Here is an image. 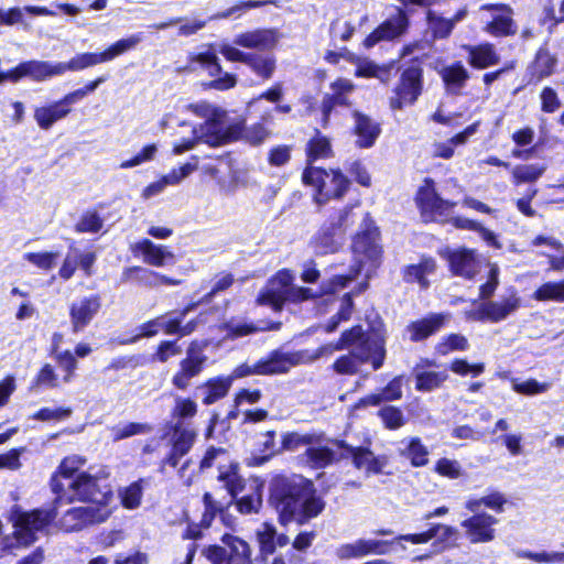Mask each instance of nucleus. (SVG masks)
<instances>
[{
	"instance_id": "54",
	"label": "nucleus",
	"mask_w": 564,
	"mask_h": 564,
	"mask_svg": "<svg viewBox=\"0 0 564 564\" xmlns=\"http://www.w3.org/2000/svg\"><path fill=\"white\" fill-rule=\"evenodd\" d=\"M104 227V219L95 210H87L82 214L75 225V231L78 234H96Z\"/></svg>"
},
{
	"instance_id": "6",
	"label": "nucleus",
	"mask_w": 564,
	"mask_h": 564,
	"mask_svg": "<svg viewBox=\"0 0 564 564\" xmlns=\"http://www.w3.org/2000/svg\"><path fill=\"white\" fill-rule=\"evenodd\" d=\"M55 509H35L22 511L14 508L9 517L13 527L12 534L1 540L0 549L4 553H12L15 549L28 547L37 541L39 533H43L56 517Z\"/></svg>"
},
{
	"instance_id": "15",
	"label": "nucleus",
	"mask_w": 564,
	"mask_h": 564,
	"mask_svg": "<svg viewBox=\"0 0 564 564\" xmlns=\"http://www.w3.org/2000/svg\"><path fill=\"white\" fill-rule=\"evenodd\" d=\"M110 516L108 507L85 506L66 511L61 519L62 528L67 531H79L86 525L101 523Z\"/></svg>"
},
{
	"instance_id": "8",
	"label": "nucleus",
	"mask_w": 564,
	"mask_h": 564,
	"mask_svg": "<svg viewBox=\"0 0 564 564\" xmlns=\"http://www.w3.org/2000/svg\"><path fill=\"white\" fill-rule=\"evenodd\" d=\"M294 275L289 270L279 271L271 278L258 297V303L281 311L285 302L300 303L318 294L310 288L293 284Z\"/></svg>"
},
{
	"instance_id": "24",
	"label": "nucleus",
	"mask_w": 564,
	"mask_h": 564,
	"mask_svg": "<svg viewBox=\"0 0 564 564\" xmlns=\"http://www.w3.org/2000/svg\"><path fill=\"white\" fill-rule=\"evenodd\" d=\"M481 10L492 11V20L485 31L494 36H507L516 33L512 9L507 4H484Z\"/></svg>"
},
{
	"instance_id": "4",
	"label": "nucleus",
	"mask_w": 564,
	"mask_h": 564,
	"mask_svg": "<svg viewBox=\"0 0 564 564\" xmlns=\"http://www.w3.org/2000/svg\"><path fill=\"white\" fill-rule=\"evenodd\" d=\"M107 478L108 473L104 469L95 474L79 473L75 478H66V484L58 478H52V490L56 494L55 503L80 500L91 502L90 506L107 507L111 498Z\"/></svg>"
},
{
	"instance_id": "25",
	"label": "nucleus",
	"mask_w": 564,
	"mask_h": 564,
	"mask_svg": "<svg viewBox=\"0 0 564 564\" xmlns=\"http://www.w3.org/2000/svg\"><path fill=\"white\" fill-rule=\"evenodd\" d=\"M355 89L351 80L338 78L330 84V94H326L322 101L324 120H328L330 112L336 106H349V96Z\"/></svg>"
},
{
	"instance_id": "39",
	"label": "nucleus",
	"mask_w": 564,
	"mask_h": 564,
	"mask_svg": "<svg viewBox=\"0 0 564 564\" xmlns=\"http://www.w3.org/2000/svg\"><path fill=\"white\" fill-rule=\"evenodd\" d=\"M232 384L231 377H218L208 380L198 390L203 393V402L207 405L225 398Z\"/></svg>"
},
{
	"instance_id": "27",
	"label": "nucleus",
	"mask_w": 564,
	"mask_h": 564,
	"mask_svg": "<svg viewBox=\"0 0 564 564\" xmlns=\"http://www.w3.org/2000/svg\"><path fill=\"white\" fill-rule=\"evenodd\" d=\"M198 167L197 162L195 163H185L178 169H173L170 173L162 176L159 181L149 184L142 191V197L144 199H149L153 196L161 194L166 186H174L180 184L184 178L189 176Z\"/></svg>"
},
{
	"instance_id": "57",
	"label": "nucleus",
	"mask_w": 564,
	"mask_h": 564,
	"mask_svg": "<svg viewBox=\"0 0 564 564\" xmlns=\"http://www.w3.org/2000/svg\"><path fill=\"white\" fill-rule=\"evenodd\" d=\"M512 390L517 393L524 395H535L546 392L550 389V383L539 382L535 379H528L525 381H519L518 379H512Z\"/></svg>"
},
{
	"instance_id": "38",
	"label": "nucleus",
	"mask_w": 564,
	"mask_h": 564,
	"mask_svg": "<svg viewBox=\"0 0 564 564\" xmlns=\"http://www.w3.org/2000/svg\"><path fill=\"white\" fill-rule=\"evenodd\" d=\"M23 68L25 77H30L35 82H44L48 78L62 75L59 63L32 59L24 62Z\"/></svg>"
},
{
	"instance_id": "21",
	"label": "nucleus",
	"mask_w": 564,
	"mask_h": 564,
	"mask_svg": "<svg viewBox=\"0 0 564 564\" xmlns=\"http://www.w3.org/2000/svg\"><path fill=\"white\" fill-rule=\"evenodd\" d=\"M131 251L135 256L142 257L144 263L152 267H166L173 265L176 262V257L164 245H156L150 239H142L131 247Z\"/></svg>"
},
{
	"instance_id": "1",
	"label": "nucleus",
	"mask_w": 564,
	"mask_h": 564,
	"mask_svg": "<svg viewBox=\"0 0 564 564\" xmlns=\"http://www.w3.org/2000/svg\"><path fill=\"white\" fill-rule=\"evenodd\" d=\"M343 349H349V354L339 357L333 365L339 375H355L365 362H371L377 370L383 365L386 357L384 338L378 333H365L358 325L344 332L337 343L311 350L312 362Z\"/></svg>"
},
{
	"instance_id": "53",
	"label": "nucleus",
	"mask_w": 564,
	"mask_h": 564,
	"mask_svg": "<svg viewBox=\"0 0 564 564\" xmlns=\"http://www.w3.org/2000/svg\"><path fill=\"white\" fill-rule=\"evenodd\" d=\"M469 348L468 340L460 334H451L442 338L435 350L438 355L446 356L453 351H465Z\"/></svg>"
},
{
	"instance_id": "35",
	"label": "nucleus",
	"mask_w": 564,
	"mask_h": 564,
	"mask_svg": "<svg viewBox=\"0 0 564 564\" xmlns=\"http://www.w3.org/2000/svg\"><path fill=\"white\" fill-rule=\"evenodd\" d=\"M70 111L72 109L59 99L50 105L36 107L33 117L42 130H48L55 122L66 118Z\"/></svg>"
},
{
	"instance_id": "58",
	"label": "nucleus",
	"mask_w": 564,
	"mask_h": 564,
	"mask_svg": "<svg viewBox=\"0 0 564 564\" xmlns=\"http://www.w3.org/2000/svg\"><path fill=\"white\" fill-rule=\"evenodd\" d=\"M378 414L387 429L397 430L404 425V415L395 406H383L379 410Z\"/></svg>"
},
{
	"instance_id": "62",
	"label": "nucleus",
	"mask_w": 564,
	"mask_h": 564,
	"mask_svg": "<svg viewBox=\"0 0 564 564\" xmlns=\"http://www.w3.org/2000/svg\"><path fill=\"white\" fill-rule=\"evenodd\" d=\"M156 152H158V147L155 144H148L139 153H137L133 158L121 162L120 169H132L134 166L150 162L155 158Z\"/></svg>"
},
{
	"instance_id": "49",
	"label": "nucleus",
	"mask_w": 564,
	"mask_h": 564,
	"mask_svg": "<svg viewBox=\"0 0 564 564\" xmlns=\"http://www.w3.org/2000/svg\"><path fill=\"white\" fill-rule=\"evenodd\" d=\"M448 378L446 371L415 370V388L419 391L430 392L440 388Z\"/></svg>"
},
{
	"instance_id": "5",
	"label": "nucleus",
	"mask_w": 564,
	"mask_h": 564,
	"mask_svg": "<svg viewBox=\"0 0 564 564\" xmlns=\"http://www.w3.org/2000/svg\"><path fill=\"white\" fill-rule=\"evenodd\" d=\"M362 226L364 229L356 235L352 242L355 264L350 273L334 276L329 283L323 288L324 293H335L345 288L349 281L358 276L365 267H367V276L377 268L381 257L377 228L372 226V221L368 219L367 215L362 216Z\"/></svg>"
},
{
	"instance_id": "51",
	"label": "nucleus",
	"mask_w": 564,
	"mask_h": 564,
	"mask_svg": "<svg viewBox=\"0 0 564 564\" xmlns=\"http://www.w3.org/2000/svg\"><path fill=\"white\" fill-rule=\"evenodd\" d=\"M153 431V427L148 423H123L118 424L111 429L112 440L118 442L134 435L148 434Z\"/></svg>"
},
{
	"instance_id": "41",
	"label": "nucleus",
	"mask_w": 564,
	"mask_h": 564,
	"mask_svg": "<svg viewBox=\"0 0 564 564\" xmlns=\"http://www.w3.org/2000/svg\"><path fill=\"white\" fill-rule=\"evenodd\" d=\"M349 62L356 65L355 75L357 77H375L386 83L389 79V69L387 67L379 66L373 62L356 56L352 53H347Z\"/></svg>"
},
{
	"instance_id": "30",
	"label": "nucleus",
	"mask_w": 564,
	"mask_h": 564,
	"mask_svg": "<svg viewBox=\"0 0 564 564\" xmlns=\"http://www.w3.org/2000/svg\"><path fill=\"white\" fill-rule=\"evenodd\" d=\"M390 543L380 540H357L354 543L344 544L337 550L340 558L361 557L368 554H387Z\"/></svg>"
},
{
	"instance_id": "13",
	"label": "nucleus",
	"mask_w": 564,
	"mask_h": 564,
	"mask_svg": "<svg viewBox=\"0 0 564 564\" xmlns=\"http://www.w3.org/2000/svg\"><path fill=\"white\" fill-rule=\"evenodd\" d=\"M343 448H345L344 442L326 438L323 434H315L312 443L302 454V459L311 468L322 469L344 457V454H338V451Z\"/></svg>"
},
{
	"instance_id": "33",
	"label": "nucleus",
	"mask_w": 564,
	"mask_h": 564,
	"mask_svg": "<svg viewBox=\"0 0 564 564\" xmlns=\"http://www.w3.org/2000/svg\"><path fill=\"white\" fill-rule=\"evenodd\" d=\"M521 306V297L514 288L509 290L508 295L499 301L487 302V313L489 314V322L499 323L505 321L510 315L514 314Z\"/></svg>"
},
{
	"instance_id": "36",
	"label": "nucleus",
	"mask_w": 564,
	"mask_h": 564,
	"mask_svg": "<svg viewBox=\"0 0 564 564\" xmlns=\"http://www.w3.org/2000/svg\"><path fill=\"white\" fill-rule=\"evenodd\" d=\"M557 56L552 54L547 48L541 47L534 57V61L529 66V74L531 79L540 82L550 77L555 73L557 67Z\"/></svg>"
},
{
	"instance_id": "55",
	"label": "nucleus",
	"mask_w": 564,
	"mask_h": 564,
	"mask_svg": "<svg viewBox=\"0 0 564 564\" xmlns=\"http://www.w3.org/2000/svg\"><path fill=\"white\" fill-rule=\"evenodd\" d=\"M85 462L86 460L78 455L65 457L58 467V471L52 478H58L59 481L66 484V478H75V473L78 471Z\"/></svg>"
},
{
	"instance_id": "12",
	"label": "nucleus",
	"mask_w": 564,
	"mask_h": 564,
	"mask_svg": "<svg viewBox=\"0 0 564 564\" xmlns=\"http://www.w3.org/2000/svg\"><path fill=\"white\" fill-rule=\"evenodd\" d=\"M226 458V451L223 448L209 447L200 460V470L213 467L216 463L220 464ZM218 480L227 489L231 498H236L245 489L246 481L238 473V465L231 464L228 467L219 465Z\"/></svg>"
},
{
	"instance_id": "64",
	"label": "nucleus",
	"mask_w": 564,
	"mask_h": 564,
	"mask_svg": "<svg viewBox=\"0 0 564 564\" xmlns=\"http://www.w3.org/2000/svg\"><path fill=\"white\" fill-rule=\"evenodd\" d=\"M57 257L56 252H29L23 256L25 260L42 270H50L55 264Z\"/></svg>"
},
{
	"instance_id": "19",
	"label": "nucleus",
	"mask_w": 564,
	"mask_h": 564,
	"mask_svg": "<svg viewBox=\"0 0 564 564\" xmlns=\"http://www.w3.org/2000/svg\"><path fill=\"white\" fill-rule=\"evenodd\" d=\"M417 204L424 217L436 220L440 217L448 215L455 203L442 199L434 189L432 180H425L416 197Z\"/></svg>"
},
{
	"instance_id": "52",
	"label": "nucleus",
	"mask_w": 564,
	"mask_h": 564,
	"mask_svg": "<svg viewBox=\"0 0 564 564\" xmlns=\"http://www.w3.org/2000/svg\"><path fill=\"white\" fill-rule=\"evenodd\" d=\"M333 156V150L329 140L317 133L307 144V158L310 164L318 159H328Z\"/></svg>"
},
{
	"instance_id": "50",
	"label": "nucleus",
	"mask_w": 564,
	"mask_h": 564,
	"mask_svg": "<svg viewBox=\"0 0 564 564\" xmlns=\"http://www.w3.org/2000/svg\"><path fill=\"white\" fill-rule=\"evenodd\" d=\"M261 485L254 484L252 492L236 500L237 510L242 514L258 513L262 506Z\"/></svg>"
},
{
	"instance_id": "23",
	"label": "nucleus",
	"mask_w": 564,
	"mask_h": 564,
	"mask_svg": "<svg viewBox=\"0 0 564 564\" xmlns=\"http://www.w3.org/2000/svg\"><path fill=\"white\" fill-rule=\"evenodd\" d=\"M447 260L455 275L471 280L480 271L481 262L475 250L466 248L448 250Z\"/></svg>"
},
{
	"instance_id": "28",
	"label": "nucleus",
	"mask_w": 564,
	"mask_h": 564,
	"mask_svg": "<svg viewBox=\"0 0 564 564\" xmlns=\"http://www.w3.org/2000/svg\"><path fill=\"white\" fill-rule=\"evenodd\" d=\"M256 538L263 557L272 555L278 547H284L290 543V538L284 533H279L276 528L269 522H263L258 527Z\"/></svg>"
},
{
	"instance_id": "48",
	"label": "nucleus",
	"mask_w": 564,
	"mask_h": 564,
	"mask_svg": "<svg viewBox=\"0 0 564 564\" xmlns=\"http://www.w3.org/2000/svg\"><path fill=\"white\" fill-rule=\"evenodd\" d=\"M532 299L539 302L564 303V279L543 283L533 292Z\"/></svg>"
},
{
	"instance_id": "7",
	"label": "nucleus",
	"mask_w": 564,
	"mask_h": 564,
	"mask_svg": "<svg viewBox=\"0 0 564 564\" xmlns=\"http://www.w3.org/2000/svg\"><path fill=\"white\" fill-rule=\"evenodd\" d=\"M354 209L355 206H346L322 225L310 242L315 254H332L345 245L347 231L357 219Z\"/></svg>"
},
{
	"instance_id": "46",
	"label": "nucleus",
	"mask_w": 564,
	"mask_h": 564,
	"mask_svg": "<svg viewBox=\"0 0 564 564\" xmlns=\"http://www.w3.org/2000/svg\"><path fill=\"white\" fill-rule=\"evenodd\" d=\"M141 41V33L132 34L128 37L118 40L109 47H107L104 52H101L104 63L110 62L117 58L118 56H121L127 52L134 50Z\"/></svg>"
},
{
	"instance_id": "59",
	"label": "nucleus",
	"mask_w": 564,
	"mask_h": 564,
	"mask_svg": "<svg viewBox=\"0 0 564 564\" xmlns=\"http://www.w3.org/2000/svg\"><path fill=\"white\" fill-rule=\"evenodd\" d=\"M181 354L182 347L176 340H163L159 344L156 351L152 355V360L164 364Z\"/></svg>"
},
{
	"instance_id": "22",
	"label": "nucleus",
	"mask_w": 564,
	"mask_h": 564,
	"mask_svg": "<svg viewBox=\"0 0 564 564\" xmlns=\"http://www.w3.org/2000/svg\"><path fill=\"white\" fill-rule=\"evenodd\" d=\"M394 11V14H391L390 18L366 37L365 45L367 47H372L382 40H393L405 32L409 23L406 14L400 8H395Z\"/></svg>"
},
{
	"instance_id": "63",
	"label": "nucleus",
	"mask_w": 564,
	"mask_h": 564,
	"mask_svg": "<svg viewBox=\"0 0 564 564\" xmlns=\"http://www.w3.org/2000/svg\"><path fill=\"white\" fill-rule=\"evenodd\" d=\"M197 404L191 399L176 398L172 415L178 420H185L195 416Z\"/></svg>"
},
{
	"instance_id": "34",
	"label": "nucleus",
	"mask_w": 564,
	"mask_h": 564,
	"mask_svg": "<svg viewBox=\"0 0 564 564\" xmlns=\"http://www.w3.org/2000/svg\"><path fill=\"white\" fill-rule=\"evenodd\" d=\"M457 530L446 524H433L427 531L414 534H403L397 538L398 541H408L413 544H424L434 538L440 542L446 543L455 539Z\"/></svg>"
},
{
	"instance_id": "44",
	"label": "nucleus",
	"mask_w": 564,
	"mask_h": 564,
	"mask_svg": "<svg viewBox=\"0 0 564 564\" xmlns=\"http://www.w3.org/2000/svg\"><path fill=\"white\" fill-rule=\"evenodd\" d=\"M507 498L499 491H492L480 498H468L465 508L470 512H477L481 506L489 508L498 513L503 511Z\"/></svg>"
},
{
	"instance_id": "47",
	"label": "nucleus",
	"mask_w": 564,
	"mask_h": 564,
	"mask_svg": "<svg viewBox=\"0 0 564 564\" xmlns=\"http://www.w3.org/2000/svg\"><path fill=\"white\" fill-rule=\"evenodd\" d=\"M402 397V378L397 377L391 380L381 393L370 394L360 402L364 405H378L382 401L399 400Z\"/></svg>"
},
{
	"instance_id": "56",
	"label": "nucleus",
	"mask_w": 564,
	"mask_h": 564,
	"mask_svg": "<svg viewBox=\"0 0 564 564\" xmlns=\"http://www.w3.org/2000/svg\"><path fill=\"white\" fill-rule=\"evenodd\" d=\"M544 171L545 166L540 164L517 165L512 171V175L516 184H519L536 181Z\"/></svg>"
},
{
	"instance_id": "45",
	"label": "nucleus",
	"mask_w": 564,
	"mask_h": 564,
	"mask_svg": "<svg viewBox=\"0 0 564 564\" xmlns=\"http://www.w3.org/2000/svg\"><path fill=\"white\" fill-rule=\"evenodd\" d=\"M104 58L100 53H80L76 54L68 62H59L61 73L65 74L67 70L79 72L89 67H94L98 64H102Z\"/></svg>"
},
{
	"instance_id": "16",
	"label": "nucleus",
	"mask_w": 564,
	"mask_h": 564,
	"mask_svg": "<svg viewBox=\"0 0 564 564\" xmlns=\"http://www.w3.org/2000/svg\"><path fill=\"white\" fill-rule=\"evenodd\" d=\"M473 513L460 523L467 540L473 544L488 543L495 540V525L498 523V519L487 512Z\"/></svg>"
},
{
	"instance_id": "10",
	"label": "nucleus",
	"mask_w": 564,
	"mask_h": 564,
	"mask_svg": "<svg viewBox=\"0 0 564 564\" xmlns=\"http://www.w3.org/2000/svg\"><path fill=\"white\" fill-rule=\"evenodd\" d=\"M423 91V69L414 64L406 67L400 75L399 82L389 97L392 110H402L416 102Z\"/></svg>"
},
{
	"instance_id": "42",
	"label": "nucleus",
	"mask_w": 564,
	"mask_h": 564,
	"mask_svg": "<svg viewBox=\"0 0 564 564\" xmlns=\"http://www.w3.org/2000/svg\"><path fill=\"white\" fill-rule=\"evenodd\" d=\"M441 76L448 93L453 95H458L469 78L468 72L460 63L444 67Z\"/></svg>"
},
{
	"instance_id": "9",
	"label": "nucleus",
	"mask_w": 564,
	"mask_h": 564,
	"mask_svg": "<svg viewBox=\"0 0 564 564\" xmlns=\"http://www.w3.org/2000/svg\"><path fill=\"white\" fill-rule=\"evenodd\" d=\"M303 182L315 188L314 199L318 205L332 198H340L349 187V180L339 170H323L308 165L302 175Z\"/></svg>"
},
{
	"instance_id": "32",
	"label": "nucleus",
	"mask_w": 564,
	"mask_h": 564,
	"mask_svg": "<svg viewBox=\"0 0 564 564\" xmlns=\"http://www.w3.org/2000/svg\"><path fill=\"white\" fill-rule=\"evenodd\" d=\"M448 319L446 314H431L422 319L410 323L406 333L411 341L424 340L437 333Z\"/></svg>"
},
{
	"instance_id": "60",
	"label": "nucleus",
	"mask_w": 564,
	"mask_h": 564,
	"mask_svg": "<svg viewBox=\"0 0 564 564\" xmlns=\"http://www.w3.org/2000/svg\"><path fill=\"white\" fill-rule=\"evenodd\" d=\"M427 21L434 35L440 39L446 37L454 26V22L452 20L443 19L431 10L427 11Z\"/></svg>"
},
{
	"instance_id": "31",
	"label": "nucleus",
	"mask_w": 564,
	"mask_h": 564,
	"mask_svg": "<svg viewBox=\"0 0 564 564\" xmlns=\"http://www.w3.org/2000/svg\"><path fill=\"white\" fill-rule=\"evenodd\" d=\"M204 362L205 357L189 348L186 358L180 362V370L172 378L173 386L185 390L189 386L191 379L200 373Z\"/></svg>"
},
{
	"instance_id": "29",
	"label": "nucleus",
	"mask_w": 564,
	"mask_h": 564,
	"mask_svg": "<svg viewBox=\"0 0 564 564\" xmlns=\"http://www.w3.org/2000/svg\"><path fill=\"white\" fill-rule=\"evenodd\" d=\"M352 116L355 119L354 131L357 137L356 145L360 149L373 147L381 133L380 124L359 111H354Z\"/></svg>"
},
{
	"instance_id": "40",
	"label": "nucleus",
	"mask_w": 564,
	"mask_h": 564,
	"mask_svg": "<svg viewBox=\"0 0 564 564\" xmlns=\"http://www.w3.org/2000/svg\"><path fill=\"white\" fill-rule=\"evenodd\" d=\"M436 269L433 259H423L419 264H411L405 267L403 271V279L408 283H419L422 289H427L430 282L427 276L434 273Z\"/></svg>"
},
{
	"instance_id": "37",
	"label": "nucleus",
	"mask_w": 564,
	"mask_h": 564,
	"mask_svg": "<svg viewBox=\"0 0 564 564\" xmlns=\"http://www.w3.org/2000/svg\"><path fill=\"white\" fill-rule=\"evenodd\" d=\"M468 62L475 68H487L499 63L500 57L492 44L486 43L476 46H466Z\"/></svg>"
},
{
	"instance_id": "14",
	"label": "nucleus",
	"mask_w": 564,
	"mask_h": 564,
	"mask_svg": "<svg viewBox=\"0 0 564 564\" xmlns=\"http://www.w3.org/2000/svg\"><path fill=\"white\" fill-rule=\"evenodd\" d=\"M311 350H299L286 352L282 350H273L267 357L259 359L261 376L283 375L295 366L311 364Z\"/></svg>"
},
{
	"instance_id": "17",
	"label": "nucleus",
	"mask_w": 564,
	"mask_h": 564,
	"mask_svg": "<svg viewBox=\"0 0 564 564\" xmlns=\"http://www.w3.org/2000/svg\"><path fill=\"white\" fill-rule=\"evenodd\" d=\"M225 118V111L223 116L210 117L199 128H194V135H196L200 142L213 147H218L236 139V129L228 128Z\"/></svg>"
},
{
	"instance_id": "20",
	"label": "nucleus",
	"mask_w": 564,
	"mask_h": 564,
	"mask_svg": "<svg viewBox=\"0 0 564 564\" xmlns=\"http://www.w3.org/2000/svg\"><path fill=\"white\" fill-rule=\"evenodd\" d=\"M196 436V431L189 424L177 421L173 425L170 438L172 449L164 463L171 467H176L180 459L193 447Z\"/></svg>"
},
{
	"instance_id": "26",
	"label": "nucleus",
	"mask_w": 564,
	"mask_h": 564,
	"mask_svg": "<svg viewBox=\"0 0 564 564\" xmlns=\"http://www.w3.org/2000/svg\"><path fill=\"white\" fill-rule=\"evenodd\" d=\"M347 451L346 456L352 458V463L356 468L365 470L369 474H380L388 464V458L384 455L376 456L367 447H352L345 444Z\"/></svg>"
},
{
	"instance_id": "2",
	"label": "nucleus",
	"mask_w": 564,
	"mask_h": 564,
	"mask_svg": "<svg viewBox=\"0 0 564 564\" xmlns=\"http://www.w3.org/2000/svg\"><path fill=\"white\" fill-rule=\"evenodd\" d=\"M280 40V34L273 29H256L235 35L232 44L224 43L219 53L229 62H239L247 65L257 76L264 80L270 79L276 68V59L273 54L247 53L238 47L270 51Z\"/></svg>"
},
{
	"instance_id": "18",
	"label": "nucleus",
	"mask_w": 564,
	"mask_h": 564,
	"mask_svg": "<svg viewBox=\"0 0 564 564\" xmlns=\"http://www.w3.org/2000/svg\"><path fill=\"white\" fill-rule=\"evenodd\" d=\"M101 307V299L97 294L83 296L69 306L72 330L75 334L83 332L95 318Z\"/></svg>"
},
{
	"instance_id": "3",
	"label": "nucleus",
	"mask_w": 564,
	"mask_h": 564,
	"mask_svg": "<svg viewBox=\"0 0 564 564\" xmlns=\"http://www.w3.org/2000/svg\"><path fill=\"white\" fill-rule=\"evenodd\" d=\"M273 499L283 524L291 521L303 524L324 509L323 500L314 495L313 484L303 477L282 480L274 489Z\"/></svg>"
},
{
	"instance_id": "61",
	"label": "nucleus",
	"mask_w": 564,
	"mask_h": 564,
	"mask_svg": "<svg viewBox=\"0 0 564 564\" xmlns=\"http://www.w3.org/2000/svg\"><path fill=\"white\" fill-rule=\"evenodd\" d=\"M143 495L141 480L132 482L121 492V501L124 508L135 509L140 506Z\"/></svg>"
},
{
	"instance_id": "11",
	"label": "nucleus",
	"mask_w": 564,
	"mask_h": 564,
	"mask_svg": "<svg viewBox=\"0 0 564 564\" xmlns=\"http://www.w3.org/2000/svg\"><path fill=\"white\" fill-rule=\"evenodd\" d=\"M221 545H209L204 555L212 564H251L250 545L237 535L225 533Z\"/></svg>"
},
{
	"instance_id": "43",
	"label": "nucleus",
	"mask_w": 564,
	"mask_h": 564,
	"mask_svg": "<svg viewBox=\"0 0 564 564\" xmlns=\"http://www.w3.org/2000/svg\"><path fill=\"white\" fill-rule=\"evenodd\" d=\"M401 444V455L410 459L413 466L421 467L429 463V449L419 437L402 440Z\"/></svg>"
}]
</instances>
